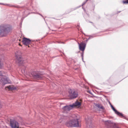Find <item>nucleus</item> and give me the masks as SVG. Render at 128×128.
Wrapping results in <instances>:
<instances>
[{
	"label": "nucleus",
	"mask_w": 128,
	"mask_h": 128,
	"mask_svg": "<svg viewBox=\"0 0 128 128\" xmlns=\"http://www.w3.org/2000/svg\"><path fill=\"white\" fill-rule=\"evenodd\" d=\"M12 30L11 26L8 24L0 25V35L2 36H5Z\"/></svg>",
	"instance_id": "f257e3e1"
},
{
	"label": "nucleus",
	"mask_w": 128,
	"mask_h": 128,
	"mask_svg": "<svg viewBox=\"0 0 128 128\" xmlns=\"http://www.w3.org/2000/svg\"><path fill=\"white\" fill-rule=\"evenodd\" d=\"M66 124L68 127H78L79 126L78 119H77L72 120L67 122Z\"/></svg>",
	"instance_id": "f03ea898"
},
{
	"label": "nucleus",
	"mask_w": 128,
	"mask_h": 128,
	"mask_svg": "<svg viewBox=\"0 0 128 128\" xmlns=\"http://www.w3.org/2000/svg\"><path fill=\"white\" fill-rule=\"evenodd\" d=\"M4 72H2L0 71V76H2L1 78H0V81L4 85H5L6 84H9L11 83V81L6 76H3L2 74H3Z\"/></svg>",
	"instance_id": "7ed1b4c3"
},
{
	"label": "nucleus",
	"mask_w": 128,
	"mask_h": 128,
	"mask_svg": "<svg viewBox=\"0 0 128 128\" xmlns=\"http://www.w3.org/2000/svg\"><path fill=\"white\" fill-rule=\"evenodd\" d=\"M69 96L71 99H74L77 97L78 94V92L74 90L70 89L68 91Z\"/></svg>",
	"instance_id": "20e7f679"
},
{
	"label": "nucleus",
	"mask_w": 128,
	"mask_h": 128,
	"mask_svg": "<svg viewBox=\"0 0 128 128\" xmlns=\"http://www.w3.org/2000/svg\"><path fill=\"white\" fill-rule=\"evenodd\" d=\"M22 53L20 51H19L15 53V56L16 59L18 61V63H20L22 62Z\"/></svg>",
	"instance_id": "39448f33"
},
{
	"label": "nucleus",
	"mask_w": 128,
	"mask_h": 128,
	"mask_svg": "<svg viewBox=\"0 0 128 128\" xmlns=\"http://www.w3.org/2000/svg\"><path fill=\"white\" fill-rule=\"evenodd\" d=\"M32 74L34 78L37 79H41L42 78V75L35 72H33Z\"/></svg>",
	"instance_id": "423d86ee"
},
{
	"label": "nucleus",
	"mask_w": 128,
	"mask_h": 128,
	"mask_svg": "<svg viewBox=\"0 0 128 128\" xmlns=\"http://www.w3.org/2000/svg\"><path fill=\"white\" fill-rule=\"evenodd\" d=\"M10 126L12 128H19L18 123L16 121H12L11 122Z\"/></svg>",
	"instance_id": "0eeeda50"
},
{
	"label": "nucleus",
	"mask_w": 128,
	"mask_h": 128,
	"mask_svg": "<svg viewBox=\"0 0 128 128\" xmlns=\"http://www.w3.org/2000/svg\"><path fill=\"white\" fill-rule=\"evenodd\" d=\"M110 106L112 109L113 110L114 112L115 113L117 114L119 116H120L121 117H122L124 118H125V117L124 116L123 114L120 113V112H118L113 107V106L110 104Z\"/></svg>",
	"instance_id": "6e6552de"
},
{
	"label": "nucleus",
	"mask_w": 128,
	"mask_h": 128,
	"mask_svg": "<svg viewBox=\"0 0 128 128\" xmlns=\"http://www.w3.org/2000/svg\"><path fill=\"white\" fill-rule=\"evenodd\" d=\"M22 42L24 44L28 46L30 44L31 40L29 38H23Z\"/></svg>",
	"instance_id": "1a4fd4ad"
},
{
	"label": "nucleus",
	"mask_w": 128,
	"mask_h": 128,
	"mask_svg": "<svg viewBox=\"0 0 128 128\" xmlns=\"http://www.w3.org/2000/svg\"><path fill=\"white\" fill-rule=\"evenodd\" d=\"M92 119H88L86 121V125L87 128H94L93 127L92 124Z\"/></svg>",
	"instance_id": "9d476101"
},
{
	"label": "nucleus",
	"mask_w": 128,
	"mask_h": 128,
	"mask_svg": "<svg viewBox=\"0 0 128 128\" xmlns=\"http://www.w3.org/2000/svg\"><path fill=\"white\" fill-rule=\"evenodd\" d=\"M73 105H70L64 106L62 109L64 111H69L73 108Z\"/></svg>",
	"instance_id": "9b49d317"
},
{
	"label": "nucleus",
	"mask_w": 128,
	"mask_h": 128,
	"mask_svg": "<svg viewBox=\"0 0 128 128\" xmlns=\"http://www.w3.org/2000/svg\"><path fill=\"white\" fill-rule=\"evenodd\" d=\"M79 45V48L80 50L84 52L86 44L82 42L80 44L78 43Z\"/></svg>",
	"instance_id": "f8f14e48"
},
{
	"label": "nucleus",
	"mask_w": 128,
	"mask_h": 128,
	"mask_svg": "<svg viewBox=\"0 0 128 128\" xmlns=\"http://www.w3.org/2000/svg\"><path fill=\"white\" fill-rule=\"evenodd\" d=\"M6 88H8V90H14L16 89V87L14 86H9L6 87Z\"/></svg>",
	"instance_id": "ddd939ff"
},
{
	"label": "nucleus",
	"mask_w": 128,
	"mask_h": 128,
	"mask_svg": "<svg viewBox=\"0 0 128 128\" xmlns=\"http://www.w3.org/2000/svg\"><path fill=\"white\" fill-rule=\"evenodd\" d=\"M72 105H73V108L76 106H80L81 105V104L80 102H76L74 103Z\"/></svg>",
	"instance_id": "4468645a"
},
{
	"label": "nucleus",
	"mask_w": 128,
	"mask_h": 128,
	"mask_svg": "<svg viewBox=\"0 0 128 128\" xmlns=\"http://www.w3.org/2000/svg\"><path fill=\"white\" fill-rule=\"evenodd\" d=\"M95 106L99 108H100L102 109H104V106H101L99 104H95Z\"/></svg>",
	"instance_id": "2eb2a0df"
},
{
	"label": "nucleus",
	"mask_w": 128,
	"mask_h": 128,
	"mask_svg": "<svg viewBox=\"0 0 128 128\" xmlns=\"http://www.w3.org/2000/svg\"><path fill=\"white\" fill-rule=\"evenodd\" d=\"M3 66V63L0 61V69H2V68Z\"/></svg>",
	"instance_id": "dca6fc26"
},
{
	"label": "nucleus",
	"mask_w": 128,
	"mask_h": 128,
	"mask_svg": "<svg viewBox=\"0 0 128 128\" xmlns=\"http://www.w3.org/2000/svg\"><path fill=\"white\" fill-rule=\"evenodd\" d=\"M122 2L124 4H128V0H127L126 1H123Z\"/></svg>",
	"instance_id": "f3484780"
},
{
	"label": "nucleus",
	"mask_w": 128,
	"mask_h": 128,
	"mask_svg": "<svg viewBox=\"0 0 128 128\" xmlns=\"http://www.w3.org/2000/svg\"><path fill=\"white\" fill-rule=\"evenodd\" d=\"M83 55H84V52H82L81 53V56L82 57V60H83Z\"/></svg>",
	"instance_id": "a211bd4d"
},
{
	"label": "nucleus",
	"mask_w": 128,
	"mask_h": 128,
	"mask_svg": "<svg viewBox=\"0 0 128 128\" xmlns=\"http://www.w3.org/2000/svg\"><path fill=\"white\" fill-rule=\"evenodd\" d=\"M108 123V125H110V124L109 123V122H108V121H106V124Z\"/></svg>",
	"instance_id": "6ab92c4d"
},
{
	"label": "nucleus",
	"mask_w": 128,
	"mask_h": 128,
	"mask_svg": "<svg viewBox=\"0 0 128 128\" xmlns=\"http://www.w3.org/2000/svg\"><path fill=\"white\" fill-rule=\"evenodd\" d=\"M86 2H84V3H83L82 4V6H83V5H84V4L86 3Z\"/></svg>",
	"instance_id": "aec40b11"
},
{
	"label": "nucleus",
	"mask_w": 128,
	"mask_h": 128,
	"mask_svg": "<svg viewBox=\"0 0 128 128\" xmlns=\"http://www.w3.org/2000/svg\"><path fill=\"white\" fill-rule=\"evenodd\" d=\"M93 36H90V38H93Z\"/></svg>",
	"instance_id": "412c9836"
},
{
	"label": "nucleus",
	"mask_w": 128,
	"mask_h": 128,
	"mask_svg": "<svg viewBox=\"0 0 128 128\" xmlns=\"http://www.w3.org/2000/svg\"><path fill=\"white\" fill-rule=\"evenodd\" d=\"M120 12H121L120 11L118 12V13H119Z\"/></svg>",
	"instance_id": "4be33fe9"
},
{
	"label": "nucleus",
	"mask_w": 128,
	"mask_h": 128,
	"mask_svg": "<svg viewBox=\"0 0 128 128\" xmlns=\"http://www.w3.org/2000/svg\"><path fill=\"white\" fill-rule=\"evenodd\" d=\"M0 4H2V3H0Z\"/></svg>",
	"instance_id": "5701e85b"
},
{
	"label": "nucleus",
	"mask_w": 128,
	"mask_h": 128,
	"mask_svg": "<svg viewBox=\"0 0 128 128\" xmlns=\"http://www.w3.org/2000/svg\"><path fill=\"white\" fill-rule=\"evenodd\" d=\"M39 14L40 15H41V16H42L40 14Z\"/></svg>",
	"instance_id": "b1692460"
},
{
	"label": "nucleus",
	"mask_w": 128,
	"mask_h": 128,
	"mask_svg": "<svg viewBox=\"0 0 128 128\" xmlns=\"http://www.w3.org/2000/svg\"><path fill=\"white\" fill-rule=\"evenodd\" d=\"M90 22L92 23H93L92 22Z\"/></svg>",
	"instance_id": "393cba45"
},
{
	"label": "nucleus",
	"mask_w": 128,
	"mask_h": 128,
	"mask_svg": "<svg viewBox=\"0 0 128 128\" xmlns=\"http://www.w3.org/2000/svg\"><path fill=\"white\" fill-rule=\"evenodd\" d=\"M86 0V1H87V0Z\"/></svg>",
	"instance_id": "a878e982"
}]
</instances>
